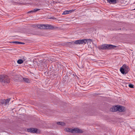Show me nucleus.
<instances>
[{"label": "nucleus", "mask_w": 135, "mask_h": 135, "mask_svg": "<svg viewBox=\"0 0 135 135\" xmlns=\"http://www.w3.org/2000/svg\"><path fill=\"white\" fill-rule=\"evenodd\" d=\"M133 10H135V8Z\"/></svg>", "instance_id": "29"}, {"label": "nucleus", "mask_w": 135, "mask_h": 135, "mask_svg": "<svg viewBox=\"0 0 135 135\" xmlns=\"http://www.w3.org/2000/svg\"><path fill=\"white\" fill-rule=\"evenodd\" d=\"M33 12H34L33 10H32L31 11H30L28 12V13H31Z\"/></svg>", "instance_id": "25"}, {"label": "nucleus", "mask_w": 135, "mask_h": 135, "mask_svg": "<svg viewBox=\"0 0 135 135\" xmlns=\"http://www.w3.org/2000/svg\"><path fill=\"white\" fill-rule=\"evenodd\" d=\"M33 34L34 35H38L39 34V33L37 32H36L33 33Z\"/></svg>", "instance_id": "26"}, {"label": "nucleus", "mask_w": 135, "mask_h": 135, "mask_svg": "<svg viewBox=\"0 0 135 135\" xmlns=\"http://www.w3.org/2000/svg\"><path fill=\"white\" fill-rule=\"evenodd\" d=\"M129 70V68L125 64H124L120 69V71L121 73L125 74L128 73Z\"/></svg>", "instance_id": "2"}, {"label": "nucleus", "mask_w": 135, "mask_h": 135, "mask_svg": "<svg viewBox=\"0 0 135 135\" xmlns=\"http://www.w3.org/2000/svg\"><path fill=\"white\" fill-rule=\"evenodd\" d=\"M73 133H81L83 132V131L80 129L77 128H75L73 129Z\"/></svg>", "instance_id": "8"}, {"label": "nucleus", "mask_w": 135, "mask_h": 135, "mask_svg": "<svg viewBox=\"0 0 135 135\" xmlns=\"http://www.w3.org/2000/svg\"><path fill=\"white\" fill-rule=\"evenodd\" d=\"M107 2L110 3L114 4L117 3V0H107Z\"/></svg>", "instance_id": "11"}, {"label": "nucleus", "mask_w": 135, "mask_h": 135, "mask_svg": "<svg viewBox=\"0 0 135 135\" xmlns=\"http://www.w3.org/2000/svg\"><path fill=\"white\" fill-rule=\"evenodd\" d=\"M78 66L80 68H83L84 67V66L83 65H80V64L78 65Z\"/></svg>", "instance_id": "23"}, {"label": "nucleus", "mask_w": 135, "mask_h": 135, "mask_svg": "<svg viewBox=\"0 0 135 135\" xmlns=\"http://www.w3.org/2000/svg\"><path fill=\"white\" fill-rule=\"evenodd\" d=\"M18 44H25V43L23 42H18Z\"/></svg>", "instance_id": "28"}, {"label": "nucleus", "mask_w": 135, "mask_h": 135, "mask_svg": "<svg viewBox=\"0 0 135 135\" xmlns=\"http://www.w3.org/2000/svg\"><path fill=\"white\" fill-rule=\"evenodd\" d=\"M115 107L116 108L117 111L120 112H123L126 109L125 107L122 106H119L118 107L117 106V107Z\"/></svg>", "instance_id": "6"}, {"label": "nucleus", "mask_w": 135, "mask_h": 135, "mask_svg": "<svg viewBox=\"0 0 135 135\" xmlns=\"http://www.w3.org/2000/svg\"><path fill=\"white\" fill-rule=\"evenodd\" d=\"M10 82V79L7 76L5 75H0V82L8 83Z\"/></svg>", "instance_id": "1"}, {"label": "nucleus", "mask_w": 135, "mask_h": 135, "mask_svg": "<svg viewBox=\"0 0 135 135\" xmlns=\"http://www.w3.org/2000/svg\"><path fill=\"white\" fill-rule=\"evenodd\" d=\"M116 47V46H115L113 45L110 44H108V49H113Z\"/></svg>", "instance_id": "12"}, {"label": "nucleus", "mask_w": 135, "mask_h": 135, "mask_svg": "<svg viewBox=\"0 0 135 135\" xmlns=\"http://www.w3.org/2000/svg\"><path fill=\"white\" fill-rule=\"evenodd\" d=\"M57 124L59 125H60L62 126H64L65 125V123L63 122H57Z\"/></svg>", "instance_id": "16"}, {"label": "nucleus", "mask_w": 135, "mask_h": 135, "mask_svg": "<svg viewBox=\"0 0 135 135\" xmlns=\"http://www.w3.org/2000/svg\"><path fill=\"white\" fill-rule=\"evenodd\" d=\"M17 63L19 64H21L23 62V61L22 59H19L17 61Z\"/></svg>", "instance_id": "18"}, {"label": "nucleus", "mask_w": 135, "mask_h": 135, "mask_svg": "<svg viewBox=\"0 0 135 135\" xmlns=\"http://www.w3.org/2000/svg\"><path fill=\"white\" fill-rule=\"evenodd\" d=\"M74 11L73 10H69V11H68V12H69V13H70L71 12H72L73 11Z\"/></svg>", "instance_id": "27"}, {"label": "nucleus", "mask_w": 135, "mask_h": 135, "mask_svg": "<svg viewBox=\"0 0 135 135\" xmlns=\"http://www.w3.org/2000/svg\"><path fill=\"white\" fill-rule=\"evenodd\" d=\"M18 41H13L11 43H15L17 44H18Z\"/></svg>", "instance_id": "24"}, {"label": "nucleus", "mask_w": 135, "mask_h": 135, "mask_svg": "<svg viewBox=\"0 0 135 135\" xmlns=\"http://www.w3.org/2000/svg\"><path fill=\"white\" fill-rule=\"evenodd\" d=\"M38 27L40 29H45L46 28V25L40 24L38 26Z\"/></svg>", "instance_id": "9"}, {"label": "nucleus", "mask_w": 135, "mask_h": 135, "mask_svg": "<svg viewBox=\"0 0 135 135\" xmlns=\"http://www.w3.org/2000/svg\"><path fill=\"white\" fill-rule=\"evenodd\" d=\"M131 88H133L134 85L132 84H130L128 85Z\"/></svg>", "instance_id": "21"}, {"label": "nucleus", "mask_w": 135, "mask_h": 135, "mask_svg": "<svg viewBox=\"0 0 135 135\" xmlns=\"http://www.w3.org/2000/svg\"><path fill=\"white\" fill-rule=\"evenodd\" d=\"M37 129L36 128H30L27 129V131L28 132L33 133H36L37 131Z\"/></svg>", "instance_id": "7"}, {"label": "nucleus", "mask_w": 135, "mask_h": 135, "mask_svg": "<svg viewBox=\"0 0 135 135\" xmlns=\"http://www.w3.org/2000/svg\"><path fill=\"white\" fill-rule=\"evenodd\" d=\"M23 78L24 81L27 83L30 82V80L28 78Z\"/></svg>", "instance_id": "14"}, {"label": "nucleus", "mask_w": 135, "mask_h": 135, "mask_svg": "<svg viewBox=\"0 0 135 135\" xmlns=\"http://www.w3.org/2000/svg\"><path fill=\"white\" fill-rule=\"evenodd\" d=\"M58 27H54L52 26L49 25H46V29H56L58 28Z\"/></svg>", "instance_id": "5"}, {"label": "nucleus", "mask_w": 135, "mask_h": 135, "mask_svg": "<svg viewBox=\"0 0 135 135\" xmlns=\"http://www.w3.org/2000/svg\"><path fill=\"white\" fill-rule=\"evenodd\" d=\"M79 40V44H86L88 41H89L90 42L92 41V40L90 39H83L80 40Z\"/></svg>", "instance_id": "4"}, {"label": "nucleus", "mask_w": 135, "mask_h": 135, "mask_svg": "<svg viewBox=\"0 0 135 135\" xmlns=\"http://www.w3.org/2000/svg\"><path fill=\"white\" fill-rule=\"evenodd\" d=\"M74 44H79V40H77L74 41Z\"/></svg>", "instance_id": "20"}, {"label": "nucleus", "mask_w": 135, "mask_h": 135, "mask_svg": "<svg viewBox=\"0 0 135 135\" xmlns=\"http://www.w3.org/2000/svg\"><path fill=\"white\" fill-rule=\"evenodd\" d=\"M10 99V98H9L6 100L2 99L0 100V105L5 106L8 104Z\"/></svg>", "instance_id": "3"}, {"label": "nucleus", "mask_w": 135, "mask_h": 135, "mask_svg": "<svg viewBox=\"0 0 135 135\" xmlns=\"http://www.w3.org/2000/svg\"><path fill=\"white\" fill-rule=\"evenodd\" d=\"M66 129V131L68 132H71L73 133V129L67 128Z\"/></svg>", "instance_id": "17"}, {"label": "nucleus", "mask_w": 135, "mask_h": 135, "mask_svg": "<svg viewBox=\"0 0 135 135\" xmlns=\"http://www.w3.org/2000/svg\"><path fill=\"white\" fill-rule=\"evenodd\" d=\"M67 44L69 45H73L74 44V41H72L71 42H67Z\"/></svg>", "instance_id": "15"}, {"label": "nucleus", "mask_w": 135, "mask_h": 135, "mask_svg": "<svg viewBox=\"0 0 135 135\" xmlns=\"http://www.w3.org/2000/svg\"><path fill=\"white\" fill-rule=\"evenodd\" d=\"M108 44H105L102 46L101 49H108Z\"/></svg>", "instance_id": "10"}, {"label": "nucleus", "mask_w": 135, "mask_h": 135, "mask_svg": "<svg viewBox=\"0 0 135 135\" xmlns=\"http://www.w3.org/2000/svg\"><path fill=\"white\" fill-rule=\"evenodd\" d=\"M33 10L34 12H36L37 11H38L40 10V9H38V8H35V9H33Z\"/></svg>", "instance_id": "22"}, {"label": "nucleus", "mask_w": 135, "mask_h": 135, "mask_svg": "<svg viewBox=\"0 0 135 135\" xmlns=\"http://www.w3.org/2000/svg\"><path fill=\"white\" fill-rule=\"evenodd\" d=\"M69 14V12L68 11H64L62 14V15H66V14Z\"/></svg>", "instance_id": "19"}, {"label": "nucleus", "mask_w": 135, "mask_h": 135, "mask_svg": "<svg viewBox=\"0 0 135 135\" xmlns=\"http://www.w3.org/2000/svg\"><path fill=\"white\" fill-rule=\"evenodd\" d=\"M115 107H117V106H115L112 107L110 109V110L112 112H115L117 111L116 108Z\"/></svg>", "instance_id": "13"}]
</instances>
